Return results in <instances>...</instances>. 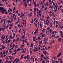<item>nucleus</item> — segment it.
I'll list each match as a JSON object with an SVG mask.
<instances>
[{"instance_id": "7c9ffc66", "label": "nucleus", "mask_w": 63, "mask_h": 63, "mask_svg": "<svg viewBox=\"0 0 63 63\" xmlns=\"http://www.w3.org/2000/svg\"><path fill=\"white\" fill-rule=\"evenodd\" d=\"M49 16H48L46 18L47 19H49Z\"/></svg>"}, {"instance_id": "39448f33", "label": "nucleus", "mask_w": 63, "mask_h": 63, "mask_svg": "<svg viewBox=\"0 0 63 63\" xmlns=\"http://www.w3.org/2000/svg\"><path fill=\"white\" fill-rule=\"evenodd\" d=\"M44 40L45 41H48V39L47 38H44Z\"/></svg>"}, {"instance_id": "dca6fc26", "label": "nucleus", "mask_w": 63, "mask_h": 63, "mask_svg": "<svg viewBox=\"0 0 63 63\" xmlns=\"http://www.w3.org/2000/svg\"><path fill=\"white\" fill-rule=\"evenodd\" d=\"M55 34L52 35V37H55Z\"/></svg>"}, {"instance_id": "aec40b11", "label": "nucleus", "mask_w": 63, "mask_h": 63, "mask_svg": "<svg viewBox=\"0 0 63 63\" xmlns=\"http://www.w3.org/2000/svg\"><path fill=\"white\" fill-rule=\"evenodd\" d=\"M29 56V55H27L26 56V59H28V57Z\"/></svg>"}, {"instance_id": "6e6552de", "label": "nucleus", "mask_w": 63, "mask_h": 63, "mask_svg": "<svg viewBox=\"0 0 63 63\" xmlns=\"http://www.w3.org/2000/svg\"><path fill=\"white\" fill-rule=\"evenodd\" d=\"M59 37V35H58L57 36L55 37L54 38L55 39H58V38Z\"/></svg>"}, {"instance_id": "4468645a", "label": "nucleus", "mask_w": 63, "mask_h": 63, "mask_svg": "<svg viewBox=\"0 0 63 63\" xmlns=\"http://www.w3.org/2000/svg\"><path fill=\"white\" fill-rule=\"evenodd\" d=\"M2 47V49H4V48H5V46H3V45H2L1 46Z\"/></svg>"}, {"instance_id": "f704fd0d", "label": "nucleus", "mask_w": 63, "mask_h": 63, "mask_svg": "<svg viewBox=\"0 0 63 63\" xmlns=\"http://www.w3.org/2000/svg\"><path fill=\"white\" fill-rule=\"evenodd\" d=\"M11 42V41H10V40H8V41H7V42L8 43H9V42Z\"/></svg>"}, {"instance_id": "338daca9", "label": "nucleus", "mask_w": 63, "mask_h": 63, "mask_svg": "<svg viewBox=\"0 0 63 63\" xmlns=\"http://www.w3.org/2000/svg\"><path fill=\"white\" fill-rule=\"evenodd\" d=\"M44 43H45V45H47V42H44Z\"/></svg>"}, {"instance_id": "37998d69", "label": "nucleus", "mask_w": 63, "mask_h": 63, "mask_svg": "<svg viewBox=\"0 0 63 63\" xmlns=\"http://www.w3.org/2000/svg\"><path fill=\"white\" fill-rule=\"evenodd\" d=\"M33 47V44H32L31 46H30V47Z\"/></svg>"}, {"instance_id": "f3484780", "label": "nucleus", "mask_w": 63, "mask_h": 63, "mask_svg": "<svg viewBox=\"0 0 63 63\" xmlns=\"http://www.w3.org/2000/svg\"><path fill=\"white\" fill-rule=\"evenodd\" d=\"M5 37H6V35H5L4 36V37H3V39L2 40V41H4V39H5Z\"/></svg>"}, {"instance_id": "9b49d317", "label": "nucleus", "mask_w": 63, "mask_h": 63, "mask_svg": "<svg viewBox=\"0 0 63 63\" xmlns=\"http://www.w3.org/2000/svg\"><path fill=\"white\" fill-rule=\"evenodd\" d=\"M34 4V5L35 6V7H36V5L37 4L36 3V1H35Z\"/></svg>"}, {"instance_id": "c756f323", "label": "nucleus", "mask_w": 63, "mask_h": 63, "mask_svg": "<svg viewBox=\"0 0 63 63\" xmlns=\"http://www.w3.org/2000/svg\"><path fill=\"white\" fill-rule=\"evenodd\" d=\"M34 21V20H33V19H32V21L31 23H33V21Z\"/></svg>"}, {"instance_id": "680f3d73", "label": "nucleus", "mask_w": 63, "mask_h": 63, "mask_svg": "<svg viewBox=\"0 0 63 63\" xmlns=\"http://www.w3.org/2000/svg\"><path fill=\"white\" fill-rule=\"evenodd\" d=\"M36 10H37V11H39V9H38V8H37Z\"/></svg>"}, {"instance_id": "0eeeda50", "label": "nucleus", "mask_w": 63, "mask_h": 63, "mask_svg": "<svg viewBox=\"0 0 63 63\" xmlns=\"http://www.w3.org/2000/svg\"><path fill=\"white\" fill-rule=\"evenodd\" d=\"M58 41H61L62 40V38H59L58 39Z\"/></svg>"}, {"instance_id": "412c9836", "label": "nucleus", "mask_w": 63, "mask_h": 63, "mask_svg": "<svg viewBox=\"0 0 63 63\" xmlns=\"http://www.w3.org/2000/svg\"><path fill=\"white\" fill-rule=\"evenodd\" d=\"M19 61V59H17L16 61V63H17V62L18 63V61Z\"/></svg>"}, {"instance_id": "393cba45", "label": "nucleus", "mask_w": 63, "mask_h": 63, "mask_svg": "<svg viewBox=\"0 0 63 63\" xmlns=\"http://www.w3.org/2000/svg\"><path fill=\"white\" fill-rule=\"evenodd\" d=\"M47 31H48L49 30V27H48L47 29Z\"/></svg>"}, {"instance_id": "6e6d98bb", "label": "nucleus", "mask_w": 63, "mask_h": 63, "mask_svg": "<svg viewBox=\"0 0 63 63\" xmlns=\"http://www.w3.org/2000/svg\"><path fill=\"white\" fill-rule=\"evenodd\" d=\"M49 31L50 33H51V31H52L51 29H50V30H49Z\"/></svg>"}, {"instance_id": "6ab92c4d", "label": "nucleus", "mask_w": 63, "mask_h": 63, "mask_svg": "<svg viewBox=\"0 0 63 63\" xmlns=\"http://www.w3.org/2000/svg\"><path fill=\"white\" fill-rule=\"evenodd\" d=\"M38 24V27H39V26H40V23L39 22H38V23H37Z\"/></svg>"}, {"instance_id": "c03bdc74", "label": "nucleus", "mask_w": 63, "mask_h": 63, "mask_svg": "<svg viewBox=\"0 0 63 63\" xmlns=\"http://www.w3.org/2000/svg\"><path fill=\"white\" fill-rule=\"evenodd\" d=\"M48 2H47L46 3V6H48Z\"/></svg>"}, {"instance_id": "a19ab883", "label": "nucleus", "mask_w": 63, "mask_h": 63, "mask_svg": "<svg viewBox=\"0 0 63 63\" xmlns=\"http://www.w3.org/2000/svg\"><path fill=\"white\" fill-rule=\"evenodd\" d=\"M38 48L39 49V50H40V49H41V47H38Z\"/></svg>"}, {"instance_id": "e2e57ef3", "label": "nucleus", "mask_w": 63, "mask_h": 63, "mask_svg": "<svg viewBox=\"0 0 63 63\" xmlns=\"http://www.w3.org/2000/svg\"><path fill=\"white\" fill-rule=\"evenodd\" d=\"M7 13H8V12H5V15H7Z\"/></svg>"}, {"instance_id": "4be33fe9", "label": "nucleus", "mask_w": 63, "mask_h": 63, "mask_svg": "<svg viewBox=\"0 0 63 63\" xmlns=\"http://www.w3.org/2000/svg\"><path fill=\"white\" fill-rule=\"evenodd\" d=\"M30 54H32V50H30Z\"/></svg>"}, {"instance_id": "864d4df0", "label": "nucleus", "mask_w": 63, "mask_h": 63, "mask_svg": "<svg viewBox=\"0 0 63 63\" xmlns=\"http://www.w3.org/2000/svg\"><path fill=\"white\" fill-rule=\"evenodd\" d=\"M35 49H36V50H38V48L37 47H35Z\"/></svg>"}, {"instance_id": "69168bd1", "label": "nucleus", "mask_w": 63, "mask_h": 63, "mask_svg": "<svg viewBox=\"0 0 63 63\" xmlns=\"http://www.w3.org/2000/svg\"><path fill=\"white\" fill-rule=\"evenodd\" d=\"M42 63H45V62L43 61H42Z\"/></svg>"}, {"instance_id": "5fc2aeb1", "label": "nucleus", "mask_w": 63, "mask_h": 63, "mask_svg": "<svg viewBox=\"0 0 63 63\" xmlns=\"http://www.w3.org/2000/svg\"><path fill=\"white\" fill-rule=\"evenodd\" d=\"M10 47H11H11H12V45H11V44H10Z\"/></svg>"}, {"instance_id": "bb28decb", "label": "nucleus", "mask_w": 63, "mask_h": 63, "mask_svg": "<svg viewBox=\"0 0 63 63\" xmlns=\"http://www.w3.org/2000/svg\"><path fill=\"white\" fill-rule=\"evenodd\" d=\"M45 24L46 25H48V24L47 22H46L45 23Z\"/></svg>"}, {"instance_id": "8fccbe9b", "label": "nucleus", "mask_w": 63, "mask_h": 63, "mask_svg": "<svg viewBox=\"0 0 63 63\" xmlns=\"http://www.w3.org/2000/svg\"><path fill=\"white\" fill-rule=\"evenodd\" d=\"M50 49V47L49 46V47H48V49Z\"/></svg>"}, {"instance_id": "9d476101", "label": "nucleus", "mask_w": 63, "mask_h": 63, "mask_svg": "<svg viewBox=\"0 0 63 63\" xmlns=\"http://www.w3.org/2000/svg\"><path fill=\"white\" fill-rule=\"evenodd\" d=\"M59 2L58 4H60V3H61V2H62V0H59Z\"/></svg>"}, {"instance_id": "bf43d9fd", "label": "nucleus", "mask_w": 63, "mask_h": 63, "mask_svg": "<svg viewBox=\"0 0 63 63\" xmlns=\"http://www.w3.org/2000/svg\"><path fill=\"white\" fill-rule=\"evenodd\" d=\"M30 59H31V61H32V57H31Z\"/></svg>"}, {"instance_id": "f03ea898", "label": "nucleus", "mask_w": 63, "mask_h": 63, "mask_svg": "<svg viewBox=\"0 0 63 63\" xmlns=\"http://www.w3.org/2000/svg\"><path fill=\"white\" fill-rule=\"evenodd\" d=\"M61 53H62V52L61 51L60 53H59V54L57 55V57H59L60 56V55L61 54Z\"/></svg>"}, {"instance_id": "5701e85b", "label": "nucleus", "mask_w": 63, "mask_h": 63, "mask_svg": "<svg viewBox=\"0 0 63 63\" xmlns=\"http://www.w3.org/2000/svg\"><path fill=\"white\" fill-rule=\"evenodd\" d=\"M26 20H25V27L26 26Z\"/></svg>"}, {"instance_id": "052dcab7", "label": "nucleus", "mask_w": 63, "mask_h": 63, "mask_svg": "<svg viewBox=\"0 0 63 63\" xmlns=\"http://www.w3.org/2000/svg\"><path fill=\"white\" fill-rule=\"evenodd\" d=\"M35 61H37V59L36 58H35Z\"/></svg>"}, {"instance_id": "603ef678", "label": "nucleus", "mask_w": 63, "mask_h": 63, "mask_svg": "<svg viewBox=\"0 0 63 63\" xmlns=\"http://www.w3.org/2000/svg\"><path fill=\"white\" fill-rule=\"evenodd\" d=\"M52 24H51L50 26L51 28V27H52Z\"/></svg>"}, {"instance_id": "ea45409f", "label": "nucleus", "mask_w": 63, "mask_h": 63, "mask_svg": "<svg viewBox=\"0 0 63 63\" xmlns=\"http://www.w3.org/2000/svg\"><path fill=\"white\" fill-rule=\"evenodd\" d=\"M56 28H57L58 27V25H56L55 26Z\"/></svg>"}, {"instance_id": "423d86ee", "label": "nucleus", "mask_w": 63, "mask_h": 63, "mask_svg": "<svg viewBox=\"0 0 63 63\" xmlns=\"http://www.w3.org/2000/svg\"><path fill=\"white\" fill-rule=\"evenodd\" d=\"M53 5H51L49 7V9H50V8H51L52 9L53 8Z\"/></svg>"}, {"instance_id": "e433bc0d", "label": "nucleus", "mask_w": 63, "mask_h": 63, "mask_svg": "<svg viewBox=\"0 0 63 63\" xmlns=\"http://www.w3.org/2000/svg\"><path fill=\"white\" fill-rule=\"evenodd\" d=\"M36 9H37V8H36V7L34 8V11H36Z\"/></svg>"}, {"instance_id": "a18cd8bd", "label": "nucleus", "mask_w": 63, "mask_h": 63, "mask_svg": "<svg viewBox=\"0 0 63 63\" xmlns=\"http://www.w3.org/2000/svg\"><path fill=\"white\" fill-rule=\"evenodd\" d=\"M43 56H44V55H43V54H42L41 56V57H43Z\"/></svg>"}, {"instance_id": "4c0bfd02", "label": "nucleus", "mask_w": 63, "mask_h": 63, "mask_svg": "<svg viewBox=\"0 0 63 63\" xmlns=\"http://www.w3.org/2000/svg\"><path fill=\"white\" fill-rule=\"evenodd\" d=\"M38 39H39V40H40V36H38Z\"/></svg>"}, {"instance_id": "a211bd4d", "label": "nucleus", "mask_w": 63, "mask_h": 63, "mask_svg": "<svg viewBox=\"0 0 63 63\" xmlns=\"http://www.w3.org/2000/svg\"><path fill=\"white\" fill-rule=\"evenodd\" d=\"M52 16H55V15H54V13L53 12L52 13Z\"/></svg>"}, {"instance_id": "13d9d810", "label": "nucleus", "mask_w": 63, "mask_h": 63, "mask_svg": "<svg viewBox=\"0 0 63 63\" xmlns=\"http://www.w3.org/2000/svg\"><path fill=\"white\" fill-rule=\"evenodd\" d=\"M41 10H40L39 11L38 13H39L40 14H41Z\"/></svg>"}, {"instance_id": "20e7f679", "label": "nucleus", "mask_w": 63, "mask_h": 63, "mask_svg": "<svg viewBox=\"0 0 63 63\" xmlns=\"http://www.w3.org/2000/svg\"><path fill=\"white\" fill-rule=\"evenodd\" d=\"M23 33L24 34V35L22 36V38H25V32H24Z\"/></svg>"}, {"instance_id": "79ce46f5", "label": "nucleus", "mask_w": 63, "mask_h": 63, "mask_svg": "<svg viewBox=\"0 0 63 63\" xmlns=\"http://www.w3.org/2000/svg\"><path fill=\"white\" fill-rule=\"evenodd\" d=\"M3 21V19H2L0 21V23H1V22Z\"/></svg>"}, {"instance_id": "cd10ccee", "label": "nucleus", "mask_w": 63, "mask_h": 63, "mask_svg": "<svg viewBox=\"0 0 63 63\" xmlns=\"http://www.w3.org/2000/svg\"><path fill=\"white\" fill-rule=\"evenodd\" d=\"M40 20L41 21H42V20H44L42 18H40Z\"/></svg>"}, {"instance_id": "f257e3e1", "label": "nucleus", "mask_w": 63, "mask_h": 63, "mask_svg": "<svg viewBox=\"0 0 63 63\" xmlns=\"http://www.w3.org/2000/svg\"><path fill=\"white\" fill-rule=\"evenodd\" d=\"M1 11V13L3 14H4V13L5 12H7V10H6V9H4L3 7H0V11Z\"/></svg>"}, {"instance_id": "c85d7f7f", "label": "nucleus", "mask_w": 63, "mask_h": 63, "mask_svg": "<svg viewBox=\"0 0 63 63\" xmlns=\"http://www.w3.org/2000/svg\"><path fill=\"white\" fill-rule=\"evenodd\" d=\"M2 29V31H4V28H1V29Z\"/></svg>"}, {"instance_id": "3c124183", "label": "nucleus", "mask_w": 63, "mask_h": 63, "mask_svg": "<svg viewBox=\"0 0 63 63\" xmlns=\"http://www.w3.org/2000/svg\"><path fill=\"white\" fill-rule=\"evenodd\" d=\"M15 44H14L13 46V47H14V48L15 47Z\"/></svg>"}, {"instance_id": "72a5a7b5", "label": "nucleus", "mask_w": 63, "mask_h": 63, "mask_svg": "<svg viewBox=\"0 0 63 63\" xmlns=\"http://www.w3.org/2000/svg\"><path fill=\"white\" fill-rule=\"evenodd\" d=\"M45 30H46V29H44L42 31V32H44V31H45Z\"/></svg>"}, {"instance_id": "a878e982", "label": "nucleus", "mask_w": 63, "mask_h": 63, "mask_svg": "<svg viewBox=\"0 0 63 63\" xmlns=\"http://www.w3.org/2000/svg\"><path fill=\"white\" fill-rule=\"evenodd\" d=\"M5 43H6V42L5 41L2 42V43H3V44Z\"/></svg>"}, {"instance_id": "473e14b6", "label": "nucleus", "mask_w": 63, "mask_h": 63, "mask_svg": "<svg viewBox=\"0 0 63 63\" xmlns=\"http://www.w3.org/2000/svg\"><path fill=\"white\" fill-rule=\"evenodd\" d=\"M17 58H16L15 60H14V61H14V62H16V60H17Z\"/></svg>"}, {"instance_id": "c9c22d12", "label": "nucleus", "mask_w": 63, "mask_h": 63, "mask_svg": "<svg viewBox=\"0 0 63 63\" xmlns=\"http://www.w3.org/2000/svg\"><path fill=\"white\" fill-rule=\"evenodd\" d=\"M24 41H25V40H23V44H24L25 42H24Z\"/></svg>"}, {"instance_id": "de8ad7c7", "label": "nucleus", "mask_w": 63, "mask_h": 63, "mask_svg": "<svg viewBox=\"0 0 63 63\" xmlns=\"http://www.w3.org/2000/svg\"><path fill=\"white\" fill-rule=\"evenodd\" d=\"M8 52H9V51H8V50H7L6 51V53H8Z\"/></svg>"}, {"instance_id": "58836bf2", "label": "nucleus", "mask_w": 63, "mask_h": 63, "mask_svg": "<svg viewBox=\"0 0 63 63\" xmlns=\"http://www.w3.org/2000/svg\"><path fill=\"white\" fill-rule=\"evenodd\" d=\"M35 39V37H33V41H34V40Z\"/></svg>"}, {"instance_id": "49530a36", "label": "nucleus", "mask_w": 63, "mask_h": 63, "mask_svg": "<svg viewBox=\"0 0 63 63\" xmlns=\"http://www.w3.org/2000/svg\"><path fill=\"white\" fill-rule=\"evenodd\" d=\"M47 7L45 8L44 9V10H45V11H46V10H47Z\"/></svg>"}, {"instance_id": "09e8293b", "label": "nucleus", "mask_w": 63, "mask_h": 63, "mask_svg": "<svg viewBox=\"0 0 63 63\" xmlns=\"http://www.w3.org/2000/svg\"><path fill=\"white\" fill-rule=\"evenodd\" d=\"M12 13H10L8 14V15H12Z\"/></svg>"}, {"instance_id": "2eb2a0df", "label": "nucleus", "mask_w": 63, "mask_h": 63, "mask_svg": "<svg viewBox=\"0 0 63 63\" xmlns=\"http://www.w3.org/2000/svg\"><path fill=\"white\" fill-rule=\"evenodd\" d=\"M24 56V55H22L21 56V59H22L23 58V57Z\"/></svg>"}, {"instance_id": "7ed1b4c3", "label": "nucleus", "mask_w": 63, "mask_h": 63, "mask_svg": "<svg viewBox=\"0 0 63 63\" xmlns=\"http://www.w3.org/2000/svg\"><path fill=\"white\" fill-rule=\"evenodd\" d=\"M37 32H38V29H36V31H35L33 33V34H36Z\"/></svg>"}, {"instance_id": "1a4fd4ad", "label": "nucleus", "mask_w": 63, "mask_h": 63, "mask_svg": "<svg viewBox=\"0 0 63 63\" xmlns=\"http://www.w3.org/2000/svg\"><path fill=\"white\" fill-rule=\"evenodd\" d=\"M34 24L36 26V28H37V23L34 22Z\"/></svg>"}, {"instance_id": "0e129e2a", "label": "nucleus", "mask_w": 63, "mask_h": 63, "mask_svg": "<svg viewBox=\"0 0 63 63\" xmlns=\"http://www.w3.org/2000/svg\"><path fill=\"white\" fill-rule=\"evenodd\" d=\"M40 27H42V24L41 23H40Z\"/></svg>"}, {"instance_id": "b1692460", "label": "nucleus", "mask_w": 63, "mask_h": 63, "mask_svg": "<svg viewBox=\"0 0 63 63\" xmlns=\"http://www.w3.org/2000/svg\"><path fill=\"white\" fill-rule=\"evenodd\" d=\"M60 33L61 34L62 33H63V32H62V31H60Z\"/></svg>"}, {"instance_id": "2f4dec72", "label": "nucleus", "mask_w": 63, "mask_h": 63, "mask_svg": "<svg viewBox=\"0 0 63 63\" xmlns=\"http://www.w3.org/2000/svg\"><path fill=\"white\" fill-rule=\"evenodd\" d=\"M17 51H19L20 50V48H18V49H17Z\"/></svg>"}, {"instance_id": "ddd939ff", "label": "nucleus", "mask_w": 63, "mask_h": 63, "mask_svg": "<svg viewBox=\"0 0 63 63\" xmlns=\"http://www.w3.org/2000/svg\"><path fill=\"white\" fill-rule=\"evenodd\" d=\"M15 16V14H13V18H12V19H14V18Z\"/></svg>"}, {"instance_id": "f8f14e48", "label": "nucleus", "mask_w": 63, "mask_h": 63, "mask_svg": "<svg viewBox=\"0 0 63 63\" xmlns=\"http://www.w3.org/2000/svg\"><path fill=\"white\" fill-rule=\"evenodd\" d=\"M42 41L41 40L39 42V44H42Z\"/></svg>"}, {"instance_id": "4d7b16f0", "label": "nucleus", "mask_w": 63, "mask_h": 63, "mask_svg": "<svg viewBox=\"0 0 63 63\" xmlns=\"http://www.w3.org/2000/svg\"><path fill=\"white\" fill-rule=\"evenodd\" d=\"M43 58L45 59V60H47V59L45 57H44Z\"/></svg>"}, {"instance_id": "774afa93", "label": "nucleus", "mask_w": 63, "mask_h": 63, "mask_svg": "<svg viewBox=\"0 0 63 63\" xmlns=\"http://www.w3.org/2000/svg\"><path fill=\"white\" fill-rule=\"evenodd\" d=\"M60 62L61 63H62V61H60Z\"/></svg>"}]
</instances>
